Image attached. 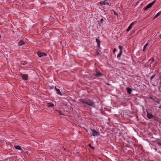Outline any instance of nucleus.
<instances>
[{
  "mask_svg": "<svg viewBox=\"0 0 161 161\" xmlns=\"http://www.w3.org/2000/svg\"><path fill=\"white\" fill-rule=\"evenodd\" d=\"M80 101L81 102L85 103L88 105L92 106L93 107H95V103L91 101L90 100L80 99Z\"/></svg>",
  "mask_w": 161,
  "mask_h": 161,
  "instance_id": "nucleus-1",
  "label": "nucleus"
},
{
  "mask_svg": "<svg viewBox=\"0 0 161 161\" xmlns=\"http://www.w3.org/2000/svg\"><path fill=\"white\" fill-rule=\"evenodd\" d=\"M87 131L88 132L89 134L93 136H96L100 135L99 133L97 131L91 128L88 129Z\"/></svg>",
  "mask_w": 161,
  "mask_h": 161,
  "instance_id": "nucleus-2",
  "label": "nucleus"
},
{
  "mask_svg": "<svg viewBox=\"0 0 161 161\" xmlns=\"http://www.w3.org/2000/svg\"><path fill=\"white\" fill-rule=\"evenodd\" d=\"M156 0H154L153 2H152V3L148 4L144 8V10H146L148 8H150L155 3L156 1Z\"/></svg>",
  "mask_w": 161,
  "mask_h": 161,
  "instance_id": "nucleus-3",
  "label": "nucleus"
},
{
  "mask_svg": "<svg viewBox=\"0 0 161 161\" xmlns=\"http://www.w3.org/2000/svg\"><path fill=\"white\" fill-rule=\"evenodd\" d=\"M21 77L22 78L23 80H28V75L26 74H21Z\"/></svg>",
  "mask_w": 161,
  "mask_h": 161,
  "instance_id": "nucleus-4",
  "label": "nucleus"
},
{
  "mask_svg": "<svg viewBox=\"0 0 161 161\" xmlns=\"http://www.w3.org/2000/svg\"><path fill=\"white\" fill-rule=\"evenodd\" d=\"M37 54L38 56L40 57H42L43 56H46L47 55L46 53L40 51L38 52Z\"/></svg>",
  "mask_w": 161,
  "mask_h": 161,
  "instance_id": "nucleus-5",
  "label": "nucleus"
},
{
  "mask_svg": "<svg viewBox=\"0 0 161 161\" xmlns=\"http://www.w3.org/2000/svg\"><path fill=\"white\" fill-rule=\"evenodd\" d=\"M136 22H133L131 23L127 28V31H129L132 28V26H133L134 24H136Z\"/></svg>",
  "mask_w": 161,
  "mask_h": 161,
  "instance_id": "nucleus-6",
  "label": "nucleus"
},
{
  "mask_svg": "<svg viewBox=\"0 0 161 161\" xmlns=\"http://www.w3.org/2000/svg\"><path fill=\"white\" fill-rule=\"evenodd\" d=\"M147 116L148 119H152L153 118V116L151 114L147 112Z\"/></svg>",
  "mask_w": 161,
  "mask_h": 161,
  "instance_id": "nucleus-7",
  "label": "nucleus"
},
{
  "mask_svg": "<svg viewBox=\"0 0 161 161\" xmlns=\"http://www.w3.org/2000/svg\"><path fill=\"white\" fill-rule=\"evenodd\" d=\"M55 89L57 93L58 94L60 95L61 96L62 95V94H61V93L59 89L57 88L56 86L55 87Z\"/></svg>",
  "mask_w": 161,
  "mask_h": 161,
  "instance_id": "nucleus-8",
  "label": "nucleus"
},
{
  "mask_svg": "<svg viewBox=\"0 0 161 161\" xmlns=\"http://www.w3.org/2000/svg\"><path fill=\"white\" fill-rule=\"evenodd\" d=\"M25 42L22 40H21L18 43L19 46H21L25 44Z\"/></svg>",
  "mask_w": 161,
  "mask_h": 161,
  "instance_id": "nucleus-9",
  "label": "nucleus"
},
{
  "mask_svg": "<svg viewBox=\"0 0 161 161\" xmlns=\"http://www.w3.org/2000/svg\"><path fill=\"white\" fill-rule=\"evenodd\" d=\"M100 4L101 5H109L108 3V2H105V1L103 2V1H101L100 2Z\"/></svg>",
  "mask_w": 161,
  "mask_h": 161,
  "instance_id": "nucleus-10",
  "label": "nucleus"
},
{
  "mask_svg": "<svg viewBox=\"0 0 161 161\" xmlns=\"http://www.w3.org/2000/svg\"><path fill=\"white\" fill-rule=\"evenodd\" d=\"M96 42L97 44V47L99 48L100 45V41L99 39H98V38H97L96 39Z\"/></svg>",
  "mask_w": 161,
  "mask_h": 161,
  "instance_id": "nucleus-11",
  "label": "nucleus"
},
{
  "mask_svg": "<svg viewBox=\"0 0 161 161\" xmlns=\"http://www.w3.org/2000/svg\"><path fill=\"white\" fill-rule=\"evenodd\" d=\"M14 147L17 149L19 150H22V149L20 146L18 145H16L14 146Z\"/></svg>",
  "mask_w": 161,
  "mask_h": 161,
  "instance_id": "nucleus-12",
  "label": "nucleus"
},
{
  "mask_svg": "<svg viewBox=\"0 0 161 161\" xmlns=\"http://www.w3.org/2000/svg\"><path fill=\"white\" fill-rule=\"evenodd\" d=\"M104 20L103 19V18H102L99 21H98V24L100 26H101L102 25V24L103 23V21Z\"/></svg>",
  "mask_w": 161,
  "mask_h": 161,
  "instance_id": "nucleus-13",
  "label": "nucleus"
},
{
  "mask_svg": "<svg viewBox=\"0 0 161 161\" xmlns=\"http://www.w3.org/2000/svg\"><path fill=\"white\" fill-rule=\"evenodd\" d=\"M48 107H51L54 106V104L52 103H48Z\"/></svg>",
  "mask_w": 161,
  "mask_h": 161,
  "instance_id": "nucleus-14",
  "label": "nucleus"
},
{
  "mask_svg": "<svg viewBox=\"0 0 161 161\" xmlns=\"http://www.w3.org/2000/svg\"><path fill=\"white\" fill-rule=\"evenodd\" d=\"M102 75V74L99 72H97L96 74V76H101Z\"/></svg>",
  "mask_w": 161,
  "mask_h": 161,
  "instance_id": "nucleus-15",
  "label": "nucleus"
},
{
  "mask_svg": "<svg viewBox=\"0 0 161 161\" xmlns=\"http://www.w3.org/2000/svg\"><path fill=\"white\" fill-rule=\"evenodd\" d=\"M148 43H146L145 44V45L144 46V47H143V51L144 52L146 51V47H147V46H148Z\"/></svg>",
  "mask_w": 161,
  "mask_h": 161,
  "instance_id": "nucleus-16",
  "label": "nucleus"
},
{
  "mask_svg": "<svg viewBox=\"0 0 161 161\" xmlns=\"http://www.w3.org/2000/svg\"><path fill=\"white\" fill-rule=\"evenodd\" d=\"M126 89L128 91V93L129 94H130L132 91L131 89L129 87L127 88Z\"/></svg>",
  "mask_w": 161,
  "mask_h": 161,
  "instance_id": "nucleus-17",
  "label": "nucleus"
},
{
  "mask_svg": "<svg viewBox=\"0 0 161 161\" xmlns=\"http://www.w3.org/2000/svg\"><path fill=\"white\" fill-rule=\"evenodd\" d=\"M122 52L120 51L119 53L117 55V58H119V57H120L121 56V55L122 54Z\"/></svg>",
  "mask_w": 161,
  "mask_h": 161,
  "instance_id": "nucleus-18",
  "label": "nucleus"
},
{
  "mask_svg": "<svg viewBox=\"0 0 161 161\" xmlns=\"http://www.w3.org/2000/svg\"><path fill=\"white\" fill-rule=\"evenodd\" d=\"M161 14L160 12H159L154 16V19L156 18L158 16H159Z\"/></svg>",
  "mask_w": 161,
  "mask_h": 161,
  "instance_id": "nucleus-19",
  "label": "nucleus"
},
{
  "mask_svg": "<svg viewBox=\"0 0 161 161\" xmlns=\"http://www.w3.org/2000/svg\"><path fill=\"white\" fill-rule=\"evenodd\" d=\"M119 49H120V51L122 52V49H123L122 47L121 46H119Z\"/></svg>",
  "mask_w": 161,
  "mask_h": 161,
  "instance_id": "nucleus-20",
  "label": "nucleus"
},
{
  "mask_svg": "<svg viewBox=\"0 0 161 161\" xmlns=\"http://www.w3.org/2000/svg\"><path fill=\"white\" fill-rule=\"evenodd\" d=\"M150 60H152V62L151 63V64L154 61V58L153 57H152V58H151Z\"/></svg>",
  "mask_w": 161,
  "mask_h": 161,
  "instance_id": "nucleus-21",
  "label": "nucleus"
},
{
  "mask_svg": "<svg viewBox=\"0 0 161 161\" xmlns=\"http://www.w3.org/2000/svg\"><path fill=\"white\" fill-rule=\"evenodd\" d=\"M155 75H153L152 76H151V77H150V79L151 80H152V79L155 77Z\"/></svg>",
  "mask_w": 161,
  "mask_h": 161,
  "instance_id": "nucleus-22",
  "label": "nucleus"
},
{
  "mask_svg": "<svg viewBox=\"0 0 161 161\" xmlns=\"http://www.w3.org/2000/svg\"><path fill=\"white\" fill-rule=\"evenodd\" d=\"M99 54H100V53H99L98 52H96V55L98 56V55H99Z\"/></svg>",
  "mask_w": 161,
  "mask_h": 161,
  "instance_id": "nucleus-23",
  "label": "nucleus"
},
{
  "mask_svg": "<svg viewBox=\"0 0 161 161\" xmlns=\"http://www.w3.org/2000/svg\"><path fill=\"white\" fill-rule=\"evenodd\" d=\"M116 51V48H114L113 50V53L114 54L115 52Z\"/></svg>",
  "mask_w": 161,
  "mask_h": 161,
  "instance_id": "nucleus-24",
  "label": "nucleus"
},
{
  "mask_svg": "<svg viewBox=\"0 0 161 161\" xmlns=\"http://www.w3.org/2000/svg\"><path fill=\"white\" fill-rule=\"evenodd\" d=\"M159 78H160V79L161 80V82H160V85H161L160 87H161V77H159Z\"/></svg>",
  "mask_w": 161,
  "mask_h": 161,
  "instance_id": "nucleus-25",
  "label": "nucleus"
},
{
  "mask_svg": "<svg viewBox=\"0 0 161 161\" xmlns=\"http://www.w3.org/2000/svg\"><path fill=\"white\" fill-rule=\"evenodd\" d=\"M154 149L155 150V151H157V149L156 148H155Z\"/></svg>",
  "mask_w": 161,
  "mask_h": 161,
  "instance_id": "nucleus-26",
  "label": "nucleus"
},
{
  "mask_svg": "<svg viewBox=\"0 0 161 161\" xmlns=\"http://www.w3.org/2000/svg\"><path fill=\"white\" fill-rule=\"evenodd\" d=\"M157 102V103H159V102H158V101H157V102Z\"/></svg>",
  "mask_w": 161,
  "mask_h": 161,
  "instance_id": "nucleus-27",
  "label": "nucleus"
}]
</instances>
